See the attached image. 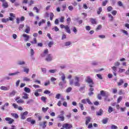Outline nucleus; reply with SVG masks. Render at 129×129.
<instances>
[{"label": "nucleus", "mask_w": 129, "mask_h": 129, "mask_svg": "<svg viewBox=\"0 0 129 129\" xmlns=\"http://www.w3.org/2000/svg\"><path fill=\"white\" fill-rule=\"evenodd\" d=\"M102 12V8L101 7H100L97 11V13L98 15H100Z\"/></svg>", "instance_id": "obj_29"}, {"label": "nucleus", "mask_w": 129, "mask_h": 129, "mask_svg": "<svg viewBox=\"0 0 129 129\" xmlns=\"http://www.w3.org/2000/svg\"><path fill=\"white\" fill-rule=\"evenodd\" d=\"M58 118H60V120L61 121H64L65 118H64V116L62 115V114L59 115L58 117Z\"/></svg>", "instance_id": "obj_21"}, {"label": "nucleus", "mask_w": 129, "mask_h": 129, "mask_svg": "<svg viewBox=\"0 0 129 129\" xmlns=\"http://www.w3.org/2000/svg\"><path fill=\"white\" fill-rule=\"evenodd\" d=\"M122 99V97L121 96L119 97L117 101V103H119V102L121 101Z\"/></svg>", "instance_id": "obj_47"}, {"label": "nucleus", "mask_w": 129, "mask_h": 129, "mask_svg": "<svg viewBox=\"0 0 129 129\" xmlns=\"http://www.w3.org/2000/svg\"><path fill=\"white\" fill-rule=\"evenodd\" d=\"M107 121H108V118H104L102 120V122L104 123V124L107 123Z\"/></svg>", "instance_id": "obj_26"}, {"label": "nucleus", "mask_w": 129, "mask_h": 129, "mask_svg": "<svg viewBox=\"0 0 129 129\" xmlns=\"http://www.w3.org/2000/svg\"><path fill=\"white\" fill-rule=\"evenodd\" d=\"M102 113H103V110H102L101 109L99 110V112H97V115L100 116L102 115Z\"/></svg>", "instance_id": "obj_23"}, {"label": "nucleus", "mask_w": 129, "mask_h": 129, "mask_svg": "<svg viewBox=\"0 0 129 129\" xmlns=\"http://www.w3.org/2000/svg\"><path fill=\"white\" fill-rule=\"evenodd\" d=\"M2 23H7V22H9V19L8 18H7V19L3 18L2 19Z\"/></svg>", "instance_id": "obj_36"}, {"label": "nucleus", "mask_w": 129, "mask_h": 129, "mask_svg": "<svg viewBox=\"0 0 129 129\" xmlns=\"http://www.w3.org/2000/svg\"><path fill=\"white\" fill-rule=\"evenodd\" d=\"M71 90H72V87H69L67 90H66V92L67 93H69V92H71Z\"/></svg>", "instance_id": "obj_43"}, {"label": "nucleus", "mask_w": 129, "mask_h": 129, "mask_svg": "<svg viewBox=\"0 0 129 129\" xmlns=\"http://www.w3.org/2000/svg\"><path fill=\"white\" fill-rule=\"evenodd\" d=\"M89 90H90V92H89V93H88L89 96H91V95H93L94 93H93V92H92V91H94V89H93V88H90Z\"/></svg>", "instance_id": "obj_20"}, {"label": "nucleus", "mask_w": 129, "mask_h": 129, "mask_svg": "<svg viewBox=\"0 0 129 129\" xmlns=\"http://www.w3.org/2000/svg\"><path fill=\"white\" fill-rule=\"evenodd\" d=\"M101 93V95H102V96L103 97H106L107 96V95H106V93H105V92H104V91H101L100 92Z\"/></svg>", "instance_id": "obj_25"}, {"label": "nucleus", "mask_w": 129, "mask_h": 129, "mask_svg": "<svg viewBox=\"0 0 129 129\" xmlns=\"http://www.w3.org/2000/svg\"><path fill=\"white\" fill-rule=\"evenodd\" d=\"M111 68L113 71V72H116V69H117L116 67L114 66V67H112Z\"/></svg>", "instance_id": "obj_60"}, {"label": "nucleus", "mask_w": 129, "mask_h": 129, "mask_svg": "<svg viewBox=\"0 0 129 129\" xmlns=\"http://www.w3.org/2000/svg\"><path fill=\"white\" fill-rule=\"evenodd\" d=\"M112 15H113V16H115V15H116V14H117V11H113L111 12Z\"/></svg>", "instance_id": "obj_59"}, {"label": "nucleus", "mask_w": 129, "mask_h": 129, "mask_svg": "<svg viewBox=\"0 0 129 129\" xmlns=\"http://www.w3.org/2000/svg\"><path fill=\"white\" fill-rule=\"evenodd\" d=\"M108 17L110 18L109 21L112 22V21L113 20V16H112V15H111V14H108Z\"/></svg>", "instance_id": "obj_24"}, {"label": "nucleus", "mask_w": 129, "mask_h": 129, "mask_svg": "<svg viewBox=\"0 0 129 129\" xmlns=\"http://www.w3.org/2000/svg\"><path fill=\"white\" fill-rule=\"evenodd\" d=\"M111 127L112 129H117V126L115 125H112Z\"/></svg>", "instance_id": "obj_64"}, {"label": "nucleus", "mask_w": 129, "mask_h": 129, "mask_svg": "<svg viewBox=\"0 0 129 129\" xmlns=\"http://www.w3.org/2000/svg\"><path fill=\"white\" fill-rule=\"evenodd\" d=\"M41 99L42 101H44V102H46V100L47 99V98L44 96H42L41 97Z\"/></svg>", "instance_id": "obj_54"}, {"label": "nucleus", "mask_w": 129, "mask_h": 129, "mask_svg": "<svg viewBox=\"0 0 129 129\" xmlns=\"http://www.w3.org/2000/svg\"><path fill=\"white\" fill-rule=\"evenodd\" d=\"M54 44V42L53 41H50L48 43V47H49V48H51V47H52V45H53Z\"/></svg>", "instance_id": "obj_45"}, {"label": "nucleus", "mask_w": 129, "mask_h": 129, "mask_svg": "<svg viewBox=\"0 0 129 129\" xmlns=\"http://www.w3.org/2000/svg\"><path fill=\"white\" fill-rule=\"evenodd\" d=\"M34 11H36V13H39V9H38V8H37V7H35L33 8Z\"/></svg>", "instance_id": "obj_58"}, {"label": "nucleus", "mask_w": 129, "mask_h": 129, "mask_svg": "<svg viewBox=\"0 0 129 129\" xmlns=\"http://www.w3.org/2000/svg\"><path fill=\"white\" fill-rule=\"evenodd\" d=\"M62 127L66 129H70L72 127V124L69 123H65L62 125Z\"/></svg>", "instance_id": "obj_6"}, {"label": "nucleus", "mask_w": 129, "mask_h": 129, "mask_svg": "<svg viewBox=\"0 0 129 129\" xmlns=\"http://www.w3.org/2000/svg\"><path fill=\"white\" fill-rule=\"evenodd\" d=\"M57 71V70L54 69V70H49L48 71V72H49V73H56V72Z\"/></svg>", "instance_id": "obj_38"}, {"label": "nucleus", "mask_w": 129, "mask_h": 129, "mask_svg": "<svg viewBox=\"0 0 129 129\" xmlns=\"http://www.w3.org/2000/svg\"><path fill=\"white\" fill-rule=\"evenodd\" d=\"M48 109H49V107H47L46 108L42 107V111H43V112H46L47 111V110H48Z\"/></svg>", "instance_id": "obj_33"}, {"label": "nucleus", "mask_w": 129, "mask_h": 129, "mask_svg": "<svg viewBox=\"0 0 129 129\" xmlns=\"http://www.w3.org/2000/svg\"><path fill=\"white\" fill-rule=\"evenodd\" d=\"M54 17V14L53 13H50V21H53V17Z\"/></svg>", "instance_id": "obj_42"}, {"label": "nucleus", "mask_w": 129, "mask_h": 129, "mask_svg": "<svg viewBox=\"0 0 129 129\" xmlns=\"http://www.w3.org/2000/svg\"><path fill=\"white\" fill-rule=\"evenodd\" d=\"M30 30L31 29L30 28V26L26 25L25 33H26V34H29V33H30Z\"/></svg>", "instance_id": "obj_15"}, {"label": "nucleus", "mask_w": 129, "mask_h": 129, "mask_svg": "<svg viewBox=\"0 0 129 129\" xmlns=\"http://www.w3.org/2000/svg\"><path fill=\"white\" fill-rule=\"evenodd\" d=\"M56 80H57V79H56V78H54V77H51V78H50V81H51V82H52V83H53V84H54V81H56Z\"/></svg>", "instance_id": "obj_40"}, {"label": "nucleus", "mask_w": 129, "mask_h": 129, "mask_svg": "<svg viewBox=\"0 0 129 129\" xmlns=\"http://www.w3.org/2000/svg\"><path fill=\"white\" fill-rule=\"evenodd\" d=\"M17 103H25V101L22 99H20L19 100L17 101Z\"/></svg>", "instance_id": "obj_31"}, {"label": "nucleus", "mask_w": 129, "mask_h": 129, "mask_svg": "<svg viewBox=\"0 0 129 129\" xmlns=\"http://www.w3.org/2000/svg\"><path fill=\"white\" fill-rule=\"evenodd\" d=\"M80 107L81 108V110H84V107L83 106V104L81 103H79Z\"/></svg>", "instance_id": "obj_50"}, {"label": "nucleus", "mask_w": 129, "mask_h": 129, "mask_svg": "<svg viewBox=\"0 0 129 129\" xmlns=\"http://www.w3.org/2000/svg\"><path fill=\"white\" fill-rule=\"evenodd\" d=\"M60 96H61V94H57L55 96V98H56L57 99H59Z\"/></svg>", "instance_id": "obj_53"}, {"label": "nucleus", "mask_w": 129, "mask_h": 129, "mask_svg": "<svg viewBox=\"0 0 129 129\" xmlns=\"http://www.w3.org/2000/svg\"><path fill=\"white\" fill-rule=\"evenodd\" d=\"M24 91L26 92L27 93H30L31 92V89L28 87H25L24 88Z\"/></svg>", "instance_id": "obj_22"}, {"label": "nucleus", "mask_w": 129, "mask_h": 129, "mask_svg": "<svg viewBox=\"0 0 129 129\" xmlns=\"http://www.w3.org/2000/svg\"><path fill=\"white\" fill-rule=\"evenodd\" d=\"M53 31H55V32H58L59 31V28L57 27V26H55L52 28Z\"/></svg>", "instance_id": "obj_37"}, {"label": "nucleus", "mask_w": 129, "mask_h": 129, "mask_svg": "<svg viewBox=\"0 0 129 129\" xmlns=\"http://www.w3.org/2000/svg\"><path fill=\"white\" fill-rule=\"evenodd\" d=\"M74 79L75 82L73 80H70V85H73L74 84L75 86H77V87H80V78L78 76H76L75 77Z\"/></svg>", "instance_id": "obj_1"}, {"label": "nucleus", "mask_w": 129, "mask_h": 129, "mask_svg": "<svg viewBox=\"0 0 129 129\" xmlns=\"http://www.w3.org/2000/svg\"><path fill=\"white\" fill-rule=\"evenodd\" d=\"M22 98L23 99H29V95L26 93H23V94Z\"/></svg>", "instance_id": "obj_11"}, {"label": "nucleus", "mask_w": 129, "mask_h": 129, "mask_svg": "<svg viewBox=\"0 0 129 129\" xmlns=\"http://www.w3.org/2000/svg\"><path fill=\"white\" fill-rule=\"evenodd\" d=\"M20 74V72H15L13 73L9 74V76H15V75H19Z\"/></svg>", "instance_id": "obj_13"}, {"label": "nucleus", "mask_w": 129, "mask_h": 129, "mask_svg": "<svg viewBox=\"0 0 129 129\" xmlns=\"http://www.w3.org/2000/svg\"><path fill=\"white\" fill-rule=\"evenodd\" d=\"M23 37H24V40L25 41V42H28V41H29V39H30V36H29L27 34H23Z\"/></svg>", "instance_id": "obj_7"}, {"label": "nucleus", "mask_w": 129, "mask_h": 129, "mask_svg": "<svg viewBox=\"0 0 129 129\" xmlns=\"http://www.w3.org/2000/svg\"><path fill=\"white\" fill-rule=\"evenodd\" d=\"M11 115L12 116H13L14 117H15V118H19V115H18V114H17V113H11Z\"/></svg>", "instance_id": "obj_27"}, {"label": "nucleus", "mask_w": 129, "mask_h": 129, "mask_svg": "<svg viewBox=\"0 0 129 129\" xmlns=\"http://www.w3.org/2000/svg\"><path fill=\"white\" fill-rule=\"evenodd\" d=\"M107 10L108 12H111L112 11V7L111 6H109L107 8Z\"/></svg>", "instance_id": "obj_51"}, {"label": "nucleus", "mask_w": 129, "mask_h": 129, "mask_svg": "<svg viewBox=\"0 0 129 129\" xmlns=\"http://www.w3.org/2000/svg\"><path fill=\"white\" fill-rule=\"evenodd\" d=\"M122 72H125V69L119 68L118 73H122Z\"/></svg>", "instance_id": "obj_34"}, {"label": "nucleus", "mask_w": 129, "mask_h": 129, "mask_svg": "<svg viewBox=\"0 0 129 129\" xmlns=\"http://www.w3.org/2000/svg\"><path fill=\"white\" fill-rule=\"evenodd\" d=\"M45 23H46V20L42 19V21L38 23V25L40 26L42 24H45Z\"/></svg>", "instance_id": "obj_30"}, {"label": "nucleus", "mask_w": 129, "mask_h": 129, "mask_svg": "<svg viewBox=\"0 0 129 129\" xmlns=\"http://www.w3.org/2000/svg\"><path fill=\"white\" fill-rule=\"evenodd\" d=\"M46 121L40 122L39 125L40 126H42V128H45L47 126V125H46Z\"/></svg>", "instance_id": "obj_8"}, {"label": "nucleus", "mask_w": 129, "mask_h": 129, "mask_svg": "<svg viewBox=\"0 0 129 129\" xmlns=\"http://www.w3.org/2000/svg\"><path fill=\"white\" fill-rule=\"evenodd\" d=\"M73 31L75 33V34H77V29L76 28V27H74Z\"/></svg>", "instance_id": "obj_55"}, {"label": "nucleus", "mask_w": 129, "mask_h": 129, "mask_svg": "<svg viewBox=\"0 0 129 129\" xmlns=\"http://www.w3.org/2000/svg\"><path fill=\"white\" fill-rule=\"evenodd\" d=\"M35 116L38 118V120H42V116L38 115V114H35Z\"/></svg>", "instance_id": "obj_49"}, {"label": "nucleus", "mask_w": 129, "mask_h": 129, "mask_svg": "<svg viewBox=\"0 0 129 129\" xmlns=\"http://www.w3.org/2000/svg\"><path fill=\"white\" fill-rule=\"evenodd\" d=\"M65 46H70L71 45V42L70 41L66 42L64 43Z\"/></svg>", "instance_id": "obj_52"}, {"label": "nucleus", "mask_w": 129, "mask_h": 129, "mask_svg": "<svg viewBox=\"0 0 129 129\" xmlns=\"http://www.w3.org/2000/svg\"><path fill=\"white\" fill-rule=\"evenodd\" d=\"M64 20H65V18H64V17H63V16H61L60 17V18L59 19V21H60V23L64 22Z\"/></svg>", "instance_id": "obj_46"}, {"label": "nucleus", "mask_w": 129, "mask_h": 129, "mask_svg": "<svg viewBox=\"0 0 129 129\" xmlns=\"http://www.w3.org/2000/svg\"><path fill=\"white\" fill-rule=\"evenodd\" d=\"M86 82H87V83H89V84H90L89 86L91 88L93 87V84H94V83H93V81L92 80V79H91L90 77H87L86 79Z\"/></svg>", "instance_id": "obj_3"}, {"label": "nucleus", "mask_w": 129, "mask_h": 129, "mask_svg": "<svg viewBox=\"0 0 129 129\" xmlns=\"http://www.w3.org/2000/svg\"><path fill=\"white\" fill-rule=\"evenodd\" d=\"M90 22L92 25H96V20L93 19V18H91L90 19Z\"/></svg>", "instance_id": "obj_18"}, {"label": "nucleus", "mask_w": 129, "mask_h": 129, "mask_svg": "<svg viewBox=\"0 0 129 129\" xmlns=\"http://www.w3.org/2000/svg\"><path fill=\"white\" fill-rule=\"evenodd\" d=\"M13 106L14 107V108L17 109L18 108V107H19V106L18 105V104H16V103H13Z\"/></svg>", "instance_id": "obj_57"}, {"label": "nucleus", "mask_w": 129, "mask_h": 129, "mask_svg": "<svg viewBox=\"0 0 129 129\" xmlns=\"http://www.w3.org/2000/svg\"><path fill=\"white\" fill-rule=\"evenodd\" d=\"M101 28H102V26H101V25H99L96 29V31L98 32V31H99V30H100Z\"/></svg>", "instance_id": "obj_44"}, {"label": "nucleus", "mask_w": 129, "mask_h": 129, "mask_svg": "<svg viewBox=\"0 0 129 129\" xmlns=\"http://www.w3.org/2000/svg\"><path fill=\"white\" fill-rule=\"evenodd\" d=\"M34 54H35V51H34V49L31 48L30 49V55H31V56H34Z\"/></svg>", "instance_id": "obj_39"}, {"label": "nucleus", "mask_w": 129, "mask_h": 129, "mask_svg": "<svg viewBox=\"0 0 129 129\" xmlns=\"http://www.w3.org/2000/svg\"><path fill=\"white\" fill-rule=\"evenodd\" d=\"M82 103H84V104H86L88 102V104H92L91 101L89 98L86 99H83L81 100Z\"/></svg>", "instance_id": "obj_5"}, {"label": "nucleus", "mask_w": 129, "mask_h": 129, "mask_svg": "<svg viewBox=\"0 0 129 129\" xmlns=\"http://www.w3.org/2000/svg\"><path fill=\"white\" fill-rule=\"evenodd\" d=\"M58 74L59 76H60V80L61 81V82L59 83L58 85L59 86H62L63 84H66V83H67V81H66V76L64 73L62 72H59Z\"/></svg>", "instance_id": "obj_2"}, {"label": "nucleus", "mask_w": 129, "mask_h": 129, "mask_svg": "<svg viewBox=\"0 0 129 129\" xmlns=\"http://www.w3.org/2000/svg\"><path fill=\"white\" fill-rule=\"evenodd\" d=\"M108 2V1L107 0H105V1H103L102 3V6L103 7H105V6H106V4H107Z\"/></svg>", "instance_id": "obj_48"}, {"label": "nucleus", "mask_w": 129, "mask_h": 129, "mask_svg": "<svg viewBox=\"0 0 129 129\" xmlns=\"http://www.w3.org/2000/svg\"><path fill=\"white\" fill-rule=\"evenodd\" d=\"M123 80L121 79L119 80V82L117 83L118 86H120V85H122L123 84Z\"/></svg>", "instance_id": "obj_28"}, {"label": "nucleus", "mask_w": 129, "mask_h": 129, "mask_svg": "<svg viewBox=\"0 0 129 129\" xmlns=\"http://www.w3.org/2000/svg\"><path fill=\"white\" fill-rule=\"evenodd\" d=\"M84 89H85V86H83V87H81L80 89H79V91H82L83 90H84Z\"/></svg>", "instance_id": "obj_63"}, {"label": "nucleus", "mask_w": 129, "mask_h": 129, "mask_svg": "<svg viewBox=\"0 0 129 129\" xmlns=\"http://www.w3.org/2000/svg\"><path fill=\"white\" fill-rule=\"evenodd\" d=\"M16 93H17V92H16V91H12V92L9 93L10 97H13V96H15V95H16Z\"/></svg>", "instance_id": "obj_12"}, {"label": "nucleus", "mask_w": 129, "mask_h": 129, "mask_svg": "<svg viewBox=\"0 0 129 129\" xmlns=\"http://www.w3.org/2000/svg\"><path fill=\"white\" fill-rule=\"evenodd\" d=\"M21 119H26V116L25 115H23L22 113H21Z\"/></svg>", "instance_id": "obj_62"}, {"label": "nucleus", "mask_w": 129, "mask_h": 129, "mask_svg": "<svg viewBox=\"0 0 129 129\" xmlns=\"http://www.w3.org/2000/svg\"><path fill=\"white\" fill-rule=\"evenodd\" d=\"M53 60V56H52V54H48L47 55L45 60L47 61V62H51Z\"/></svg>", "instance_id": "obj_4"}, {"label": "nucleus", "mask_w": 129, "mask_h": 129, "mask_svg": "<svg viewBox=\"0 0 129 129\" xmlns=\"http://www.w3.org/2000/svg\"><path fill=\"white\" fill-rule=\"evenodd\" d=\"M92 64L94 66H96V65H98V62L97 61H93L92 63Z\"/></svg>", "instance_id": "obj_61"}, {"label": "nucleus", "mask_w": 129, "mask_h": 129, "mask_svg": "<svg viewBox=\"0 0 129 129\" xmlns=\"http://www.w3.org/2000/svg\"><path fill=\"white\" fill-rule=\"evenodd\" d=\"M0 88H1V90H4L5 91H7L8 90H10V88H8V87H5L4 86H1Z\"/></svg>", "instance_id": "obj_19"}, {"label": "nucleus", "mask_w": 129, "mask_h": 129, "mask_svg": "<svg viewBox=\"0 0 129 129\" xmlns=\"http://www.w3.org/2000/svg\"><path fill=\"white\" fill-rule=\"evenodd\" d=\"M121 32L122 33H123V34H124V35H125L126 36H128V33H127V31H126V30H121Z\"/></svg>", "instance_id": "obj_35"}, {"label": "nucleus", "mask_w": 129, "mask_h": 129, "mask_svg": "<svg viewBox=\"0 0 129 129\" xmlns=\"http://www.w3.org/2000/svg\"><path fill=\"white\" fill-rule=\"evenodd\" d=\"M26 64V62L24 60H19L17 62V65H25Z\"/></svg>", "instance_id": "obj_17"}, {"label": "nucleus", "mask_w": 129, "mask_h": 129, "mask_svg": "<svg viewBox=\"0 0 129 129\" xmlns=\"http://www.w3.org/2000/svg\"><path fill=\"white\" fill-rule=\"evenodd\" d=\"M23 81H30V78L28 77H24L23 78Z\"/></svg>", "instance_id": "obj_56"}, {"label": "nucleus", "mask_w": 129, "mask_h": 129, "mask_svg": "<svg viewBox=\"0 0 129 129\" xmlns=\"http://www.w3.org/2000/svg\"><path fill=\"white\" fill-rule=\"evenodd\" d=\"M2 7L4 9H7V8H9V4L6 1L3 2Z\"/></svg>", "instance_id": "obj_10"}, {"label": "nucleus", "mask_w": 129, "mask_h": 129, "mask_svg": "<svg viewBox=\"0 0 129 129\" xmlns=\"http://www.w3.org/2000/svg\"><path fill=\"white\" fill-rule=\"evenodd\" d=\"M64 29H65L67 33H68L69 34H71V31H70V28H69V27H68V25H66L64 27Z\"/></svg>", "instance_id": "obj_16"}, {"label": "nucleus", "mask_w": 129, "mask_h": 129, "mask_svg": "<svg viewBox=\"0 0 129 129\" xmlns=\"http://www.w3.org/2000/svg\"><path fill=\"white\" fill-rule=\"evenodd\" d=\"M29 70H30L29 69V68H24V72H26V73L27 74H28V73H29Z\"/></svg>", "instance_id": "obj_41"}, {"label": "nucleus", "mask_w": 129, "mask_h": 129, "mask_svg": "<svg viewBox=\"0 0 129 129\" xmlns=\"http://www.w3.org/2000/svg\"><path fill=\"white\" fill-rule=\"evenodd\" d=\"M91 121V118L90 117H87L86 118V125H87L89 123L90 121Z\"/></svg>", "instance_id": "obj_14"}, {"label": "nucleus", "mask_w": 129, "mask_h": 129, "mask_svg": "<svg viewBox=\"0 0 129 129\" xmlns=\"http://www.w3.org/2000/svg\"><path fill=\"white\" fill-rule=\"evenodd\" d=\"M5 120H6V121H9V124H12V123L14 122V119H12L10 117H6L5 118Z\"/></svg>", "instance_id": "obj_9"}, {"label": "nucleus", "mask_w": 129, "mask_h": 129, "mask_svg": "<svg viewBox=\"0 0 129 129\" xmlns=\"http://www.w3.org/2000/svg\"><path fill=\"white\" fill-rule=\"evenodd\" d=\"M113 111V108L111 106H109L108 110L109 113L112 112Z\"/></svg>", "instance_id": "obj_32"}]
</instances>
